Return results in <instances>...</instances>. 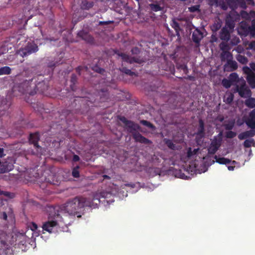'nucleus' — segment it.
Instances as JSON below:
<instances>
[{"label": "nucleus", "instance_id": "13", "mask_svg": "<svg viewBox=\"0 0 255 255\" xmlns=\"http://www.w3.org/2000/svg\"><path fill=\"white\" fill-rule=\"evenodd\" d=\"M132 136L135 141L137 142L145 144H150L152 143L150 140L142 136L137 130L132 134Z\"/></svg>", "mask_w": 255, "mask_h": 255}, {"label": "nucleus", "instance_id": "5", "mask_svg": "<svg viewBox=\"0 0 255 255\" xmlns=\"http://www.w3.org/2000/svg\"><path fill=\"white\" fill-rule=\"evenodd\" d=\"M38 49V46L34 42H28L24 47L18 50L16 53L21 57H24L36 52Z\"/></svg>", "mask_w": 255, "mask_h": 255}, {"label": "nucleus", "instance_id": "52", "mask_svg": "<svg viewBox=\"0 0 255 255\" xmlns=\"http://www.w3.org/2000/svg\"><path fill=\"white\" fill-rule=\"evenodd\" d=\"M114 22L113 21H100L99 22V25H108L111 23H113Z\"/></svg>", "mask_w": 255, "mask_h": 255}, {"label": "nucleus", "instance_id": "7", "mask_svg": "<svg viewBox=\"0 0 255 255\" xmlns=\"http://www.w3.org/2000/svg\"><path fill=\"white\" fill-rule=\"evenodd\" d=\"M234 93H238L242 98L250 97L252 96V91L247 86L245 80H243L240 85L236 84V87L234 89Z\"/></svg>", "mask_w": 255, "mask_h": 255}, {"label": "nucleus", "instance_id": "50", "mask_svg": "<svg viewBox=\"0 0 255 255\" xmlns=\"http://www.w3.org/2000/svg\"><path fill=\"white\" fill-rule=\"evenodd\" d=\"M249 137H252L255 135V129H252L250 130L246 131Z\"/></svg>", "mask_w": 255, "mask_h": 255}, {"label": "nucleus", "instance_id": "16", "mask_svg": "<svg viewBox=\"0 0 255 255\" xmlns=\"http://www.w3.org/2000/svg\"><path fill=\"white\" fill-rule=\"evenodd\" d=\"M203 38V33L198 29H196L193 32L192 39L193 42L199 44L201 40Z\"/></svg>", "mask_w": 255, "mask_h": 255}, {"label": "nucleus", "instance_id": "57", "mask_svg": "<svg viewBox=\"0 0 255 255\" xmlns=\"http://www.w3.org/2000/svg\"><path fill=\"white\" fill-rule=\"evenodd\" d=\"M6 245V243L5 241L2 240H0V250L3 249L5 248Z\"/></svg>", "mask_w": 255, "mask_h": 255}, {"label": "nucleus", "instance_id": "59", "mask_svg": "<svg viewBox=\"0 0 255 255\" xmlns=\"http://www.w3.org/2000/svg\"><path fill=\"white\" fill-rule=\"evenodd\" d=\"M249 117L255 119V109L250 113Z\"/></svg>", "mask_w": 255, "mask_h": 255}, {"label": "nucleus", "instance_id": "18", "mask_svg": "<svg viewBox=\"0 0 255 255\" xmlns=\"http://www.w3.org/2000/svg\"><path fill=\"white\" fill-rule=\"evenodd\" d=\"M214 158L216 159V162L220 164H228L231 163L232 164H235L236 163V161L235 160L232 161L231 159L225 157H218L217 155L214 156Z\"/></svg>", "mask_w": 255, "mask_h": 255}, {"label": "nucleus", "instance_id": "14", "mask_svg": "<svg viewBox=\"0 0 255 255\" xmlns=\"http://www.w3.org/2000/svg\"><path fill=\"white\" fill-rule=\"evenodd\" d=\"M238 66L237 62L233 59L228 60L224 66L225 71L232 72L238 69Z\"/></svg>", "mask_w": 255, "mask_h": 255}, {"label": "nucleus", "instance_id": "11", "mask_svg": "<svg viewBox=\"0 0 255 255\" xmlns=\"http://www.w3.org/2000/svg\"><path fill=\"white\" fill-rule=\"evenodd\" d=\"M117 54L119 56L122 57L123 60L125 62L129 63L130 64L133 62L141 64L144 62V60L140 57H130L125 53L120 52H119Z\"/></svg>", "mask_w": 255, "mask_h": 255}, {"label": "nucleus", "instance_id": "17", "mask_svg": "<svg viewBox=\"0 0 255 255\" xmlns=\"http://www.w3.org/2000/svg\"><path fill=\"white\" fill-rule=\"evenodd\" d=\"M231 35L230 31L226 27H223L220 32V38L225 41H228L230 39Z\"/></svg>", "mask_w": 255, "mask_h": 255}, {"label": "nucleus", "instance_id": "35", "mask_svg": "<svg viewBox=\"0 0 255 255\" xmlns=\"http://www.w3.org/2000/svg\"><path fill=\"white\" fill-rule=\"evenodd\" d=\"M140 123L141 124H142V125H143L149 128H151L152 129H154L155 128V126L152 124H151L150 122H149L147 121L144 120H141L140 121Z\"/></svg>", "mask_w": 255, "mask_h": 255}, {"label": "nucleus", "instance_id": "53", "mask_svg": "<svg viewBox=\"0 0 255 255\" xmlns=\"http://www.w3.org/2000/svg\"><path fill=\"white\" fill-rule=\"evenodd\" d=\"M0 218L3 219L5 221H6L7 219V214L5 212H3L0 214Z\"/></svg>", "mask_w": 255, "mask_h": 255}, {"label": "nucleus", "instance_id": "25", "mask_svg": "<svg viewBox=\"0 0 255 255\" xmlns=\"http://www.w3.org/2000/svg\"><path fill=\"white\" fill-rule=\"evenodd\" d=\"M77 76L75 74H73L71 75L70 82L71 84L70 85V88L72 91L75 90V84L77 82Z\"/></svg>", "mask_w": 255, "mask_h": 255}, {"label": "nucleus", "instance_id": "26", "mask_svg": "<svg viewBox=\"0 0 255 255\" xmlns=\"http://www.w3.org/2000/svg\"><path fill=\"white\" fill-rule=\"evenodd\" d=\"M231 82L234 85V83H238L239 81V77L237 73H232L230 74L229 78Z\"/></svg>", "mask_w": 255, "mask_h": 255}, {"label": "nucleus", "instance_id": "9", "mask_svg": "<svg viewBox=\"0 0 255 255\" xmlns=\"http://www.w3.org/2000/svg\"><path fill=\"white\" fill-rule=\"evenodd\" d=\"M43 76L42 75H39L38 76L35 77L36 80L37 81V80H40V81L37 83L34 82V84H33V88L34 89H35L36 93L37 92L44 93L46 90L48 89L49 86L48 81L43 80Z\"/></svg>", "mask_w": 255, "mask_h": 255}, {"label": "nucleus", "instance_id": "38", "mask_svg": "<svg viewBox=\"0 0 255 255\" xmlns=\"http://www.w3.org/2000/svg\"><path fill=\"white\" fill-rule=\"evenodd\" d=\"M121 71H122L123 73H124L127 75H128L129 76H132L133 75L136 76V74L132 72L130 70L127 69L126 67H123L122 68L120 69Z\"/></svg>", "mask_w": 255, "mask_h": 255}, {"label": "nucleus", "instance_id": "34", "mask_svg": "<svg viewBox=\"0 0 255 255\" xmlns=\"http://www.w3.org/2000/svg\"><path fill=\"white\" fill-rule=\"evenodd\" d=\"M236 59L240 63L243 64H247L248 61V58L240 54L237 56Z\"/></svg>", "mask_w": 255, "mask_h": 255}, {"label": "nucleus", "instance_id": "37", "mask_svg": "<svg viewBox=\"0 0 255 255\" xmlns=\"http://www.w3.org/2000/svg\"><path fill=\"white\" fill-rule=\"evenodd\" d=\"M254 139L253 138L250 139H246L243 143V145L245 148H249L251 147V146L254 145Z\"/></svg>", "mask_w": 255, "mask_h": 255}, {"label": "nucleus", "instance_id": "46", "mask_svg": "<svg viewBox=\"0 0 255 255\" xmlns=\"http://www.w3.org/2000/svg\"><path fill=\"white\" fill-rule=\"evenodd\" d=\"M248 137L249 136L246 131L243 132L238 135V138L240 140H243Z\"/></svg>", "mask_w": 255, "mask_h": 255}, {"label": "nucleus", "instance_id": "30", "mask_svg": "<svg viewBox=\"0 0 255 255\" xmlns=\"http://www.w3.org/2000/svg\"><path fill=\"white\" fill-rule=\"evenodd\" d=\"M235 26V21L231 18H227L226 20V26L232 30Z\"/></svg>", "mask_w": 255, "mask_h": 255}, {"label": "nucleus", "instance_id": "19", "mask_svg": "<svg viewBox=\"0 0 255 255\" xmlns=\"http://www.w3.org/2000/svg\"><path fill=\"white\" fill-rule=\"evenodd\" d=\"M196 134L201 137H203L205 136V124L202 119H199V126Z\"/></svg>", "mask_w": 255, "mask_h": 255}, {"label": "nucleus", "instance_id": "58", "mask_svg": "<svg viewBox=\"0 0 255 255\" xmlns=\"http://www.w3.org/2000/svg\"><path fill=\"white\" fill-rule=\"evenodd\" d=\"M131 52L132 54H138L140 52V50L138 48L135 47H134L131 50Z\"/></svg>", "mask_w": 255, "mask_h": 255}, {"label": "nucleus", "instance_id": "23", "mask_svg": "<svg viewBox=\"0 0 255 255\" xmlns=\"http://www.w3.org/2000/svg\"><path fill=\"white\" fill-rule=\"evenodd\" d=\"M246 79L251 88L252 89H255V74H251L250 75L247 76Z\"/></svg>", "mask_w": 255, "mask_h": 255}, {"label": "nucleus", "instance_id": "41", "mask_svg": "<svg viewBox=\"0 0 255 255\" xmlns=\"http://www.w3.org/2000/svg\"><path fill=\"white\" fill-rule=\"evenodd\" d=\"M243 70L244 72L247 74V76L250 75L251 74H255L253 71L251 67H249L248 66H244L243 68Z\"/></svg>", "mask_w": 255, "mask_h": 255}, {"label": "nucleus", "instance_id": "31", "mask_svg": "<svg viewBox=\"0 0 255 255\" xmlns=\"http://www.w3.org/2000/svg\"><path fill=\"white\" fill-rule=\"evenodd\" d=\"M94 5L93 2H88L86 0L83 1L81 5V7L83 9H89L92 7Z\"/></svg>", "mask_w": 255, "mask_h": 255}, {"label": "nucleus", "instance_id": "29", "mask_svg": "<svg viewBox=\"0 0 255 255\" xmlns=\"http://www.w3.org/2000/svg\"><path fill=\"white\" fill-rule=\"evenodd\" d=\"M163 141L169 148L173 150L175 149V145L173 143L171 139L165 138L163 139Z\"/></svg>", "mask_w": 255, "mask_h": 255}, {"label": "nucleus", "instance_id": "40", "mask_svg": "<svg viewBox=\"0 0 255 255\" xmlns=\"http://www.w3.org/2000/svg\"><path fill=\"white\" fill-rule=\"evenodd\" d=\"M235 125V122L233 121L229 122L228 124H225L224 127L226 130H232Z\"/></svg>", "mask_w": 255, "mask_h": 255}, {"label": "nucleus", "instance_id": "6", "mask_svg": "<svg viewBox=\"0 0 255 255\" xmlns=\"http://www.w3.org/2000/svg\"><path fill=\"white\" fill-rule=\"evenodd\" d=\"M223 140V134L220 132L217 135L214 136L208 148V154L214 155L220 147Z\"/></svg>", "mask_w": 255, "mask_h": 255}, {"label": "nucleus", "instance_id": "55", "mask_svg": "<svg viewBox=\"0 0 255 255\" xmlns=\"http://www.w3.org/2000/svg\"><path fill=\"white\" fill-rule=\"evenodd\" d=\"M241 15H242V16L244 18H246V19H249V13L246 11H242L241 12Z\"/></svg>", "mask_w": 255, "mask_h": 255}, {"label": "nucleus", "instance_id": "20", "mask_svg": "<svg viewBox=\"0 0 255 255\" xmlns=\"http://www.w3.org/2000/svg\"><path fill=\"white\" fill-rule=\"evenodd\" d=\"M100 99L101 102H105L109 99V93L107 88L102 89L99 92Z\"/></svg>", "mask_w": 255, "mask_h": 255}, {"label": "nucleus", "instance_id": "43", "mask_svg": "<svg viewBox=\"0 0 255 255\" xmlns=\"http://www.w3.org/2000/svg\"><path fill=\"white\" fill-rule=\"evenodd\" d=\"M236 132L229 130L226 133V137L228 138H232L236 136Z\"/></svg>", "mask_w": 255, "mask_h": 255}, {"label": "nucleus", "instance_id": "60", "mask_svg": "<svg viewBox=\"0 0 255 255\" xmlns=\"http://www.w3.org/2000/svg\"><path fill=\"white\" fill-rule=\"evenodd\" d=\"M73 161L77 162L80 160V157L78 155L74 154L72 159Z\"/></svg>", "mask_w": 255, "mask_h": 255}, {"label": "nucleus", "instance_id": "64", "mask_svg": "<svg viewBox=\"0 0 255 255\" xmlns=\"http://www.w3.org/2000/svg\"><path fill=\"white\" fill-rule=\"evenodd\" d=\"M4 149L2 148H0V158L2 157L5 155L4 154Z\"/></svg>", "mask_w": 255, "mask_h": 255}, {"label": "nucleus", "instance_id": "2", "mask_svg": "<svg viewBox=\"0 0 255 255\" xmlns=\"http://www.w3.org/2000/svg\"><path fill=\"white\" fill-rule=\"evenodd\" d=\"M48 212V220L43 223L42 226L43 230L52 233L54 232V229L57 228L58 221H62L65 225L69 224L64 221V217L60 213V206L49 207Z\"/></svg>", "mask_w": 255, "mask_h": 255}, {"label": "nucleus", "instance_id": "1", "mask_svg": "<svg viewBox=\"0 0 255 255\" xmlns=\"http://www.w3.org/2000/svg\"><path fill=\"white\" fill-rule=\"evenodd\" d=\"M113 197L110 192L103 191L100 193V197L104 198V202L106 201L108 204L114 202ZM99 197V196L95 195L92 200H91L82 196H76L69 200L63 206L60 207V213L64 218H66L68 215L74 217L77 216L78 218H81L82 216L80 210L85 207L97 208L101 202Z\"/></svg>", "mask_w": 255, "mask_h": 255}, {"label": "nucleus", "instance_id": "39", "mask_svg": "<svg viewBox=\"0 0 255 255\" xmlns=\"http://www.w3.org/2000/svg\"><path fill=\"white\" fill-rule=\"evenodd\" d=\"M150 7L152 10L155 12L162 10L161 7L158 4L151 3L150 4Z\"/></svg>", "mask_w": 255, "mask_h": 255}, {"label": "nucleus", "instance_id": "63", "mask_svg": "<svg viewBox=\"0 0 255 255\" xmlns=\"http://www.w3.org/2000/svg\"><path fill=\"white\" fill-rule=\"evenodd\" d=\"M250 66L252 70L255 72V63L252 62L250 64Z\"/></svg>", "mask_w": 255, "mask_h": 255}, {"label": "nucleus", "instance_id": "61", "mask_svg": "<svg viewBox=\"0 0 255 255\" xmlns=\"http://www.w3.org/2000/svg\"><path fill=\"white\" fill-rule=\"evenodd\" d=\"M46 180L47 181V182H49L51 184H56L58 183V181H55L54 179H52V180H50L49 178H46Z\"/></svg>", "mask_w": 255, "mask_h": 255}, {"label": "nucleus", "instance_id": "21", "mask_svg": "<svg viewBox=\"0 0 255 255\" xmlns=\"http://www.w3.org/2000/svg\"><path fill=\"white\" fill-rule=\"evenodd\" d=\"M171 26L175 30L176 35L178 37H180V31L182 30L179 23L175 19H173L170 23Z\"/></svg>", "mask_w": 255, "mask_h": 255}, {"label": "nucleus", "instance_id": "36", "mask_svg": "<svg viewBox=\"0 0 255 255\" xmlns=\"http://www.w3.org/2000/svg\"><path fill=\"white\" fill-rule=\"evenodd\" d=\"M222 84L225 88L227 89L230 88L231 86L233 85L229 79H227L226 78L223 79Z\"/></svg>", "mask_w": 255, "mask_h": 255}, {"label": "nucleus", "instance_id": "3", "mask_svg": "<svg viewBox=\"0 0 255 255\" xmlns=\"http://www.w3.org/2000/svg\"><path fill=\"white\" fill-rule=\"evenodd\" d=\"M26 41V37L22 35H16L7 37L0 47V54L8 52L15 46H19L22 42Z\"/></svg>", "mask_w": 255, "mask_h": 255}, {"label": "nucleus", "instance_id": "15", "mask_svg": "<svg viewBox=\"0 0 255 255\" xmlns=\"http://www.w3.org/2000/svg\"><path fill=\"white\" fill-rule=\"evenodd\" d=\"M78 36L88 43H92L94 42L93 37L89 33L84 30H81L78 32Z\"/></svg>", "mask_w": 255, "mask_h": 255}, {"label": "nucleus", "instance_id": "54", "mask_svg": "<svg viewBox=\"0 0 255 255\" xmlns=\"http://www.w3.org/2000/svg\"><path fill=\"white\" fill-rule=\"evenodd\" d=\"M221 25L219 22L215 23L213 25V28H214V30L215 31L218 30L221 28Z\"/></svg>", "mask_w": 255, "mask_h": 255}, {"label": "nucleus", "instance_id": "4", "mask_svg": "<svg viewBox=\"0 0 255 255\" xmlns=\"http://www.w3.org/2000/svg\"><path fill=\"white\" fill-rule=\"evenodd\" d=\"M33 80H35V82H37L36 78H33L28 80H23L22 82L17 84L16 86L17 90L23 94L34 95L36 93V91L33 88V84H34V82H33Z\"/></svg>", "mask_w": 255, "mask_h": 255}, {"label": "nucleus", "instance_id": "56", "mask_svg": "<svg viewBox=\"0 0 255 255\" xmlns=\"http://www.w3.org/2000/svg\"><path fill=\"white\" fill-rule=\"evenodd\" d=\"M30 229L32 231H35L37 229V225L36 223L32 222L30 224Z\"/></svg>", "mask_w": 255, "mask_h": 255}, {"label": "nucleus", "instance_id": "22", "mask_svg": "<svg viewBox=\"0 0 255 255\" xmlns=\"http://www.w3.org/2000/svg\"><path fill=\"white\" fill-rule=\"evenodd\" d=\"M220 58L222 61H227L233 58V54L229 51H222L220 54Z\"/></svg>", "mask_w": 255, "mask_h": 255}, {"label": "nucleus", "instance_id": "42", "mask_svg": "<svg viewBox=\"0 0 255 255\" xmlns=\"http://www.w3.org/2000/svg\"><path fill=\"white\" fill-rule=\"evenodd\" d=\"M79 168V167L77 166L76 167L74 168L72 170V174L75 178H78L80 176L79 172L78 171Z\"/></svg>", "mask_w": 255, "mask_h": 255}, {"label": "nucleus", "instance_id": "51", "mask_svg": "<svg viewBox=\"0 0 255 255\" xmlns=\"http://www.w3.org/2000/svg\"><path fill=\"white\" fill-rule=\"evenodd\" d=\"M62 63H59L58 62H51L48 63V67L51 68H53L57 65L61 64Z\"/></svg>", "mask_w": 255, "mask_h": 255}, {"label": "nucleus", "instance_id": "10", "mask_svg": "<svg viewBox=\"0 0 255 255\" xmlns=\"http://www.w3.org/2000/svg\"><path fill=\"white\" fill-rule=\"evenodd\" d=\"M13 168V164L11 157L7 158V159L3 162L0 161V173L9 172L12 170Z\"/></svg>", "mask_w": 255, "mask_h": 255}, {"label": "nucleus", "instance_id": "44", "mask_svg": "<svg viewBox=\"0 0 255 255\" xmlns=\"http://www.w3.org/2000/svg\"><path fill=\"white\" fill-rule=\"evenodd\" d=\"M249 30L251 35L255 37V23H254L253 20L252 21V26L249 27Z\"/></svg>", "mask_w": 255, "mask_h": 255}, {"label": "nucleus", "instance_id": "47", "mask_svg": "<svg viewBox=\"0 0 255 255\" xmlns=\"http://www.w3.org/2000/svg\"><path fill=\"white\" fill-rule=\"evenodd\" d=\"M234 96L233 94L230 93L229 94V95L228 96V97L226 99V103L229 104L232 103L234 100Z\"/></svg>", "mask_w": 255, "mask_h": 255}, {"label": "nucleus", "instance_id": "12", "mask_svg": "<svg viewBox=\"0 0 255 255\" xmlns=\"http://www.w3.org/2000/svg\"><path fill=\"white\" fill-rule=\"evenodd\" d=\"M40 136L38 132L30 133L29 137V141L30 144H33L34 147L37 149V153H40L42 148L38 144Z\"/></svg>", "mask_w": 255, "mask_h": 255}, {"label": "nucleus", "instance_id": "62", "mask_svg": "<svg viewBox=\"0 0 255 255\" xmlns=\"http://www.w3.org/2000/svg\"><path fill=\"white\" fill-rule=\"evenodd\" d=\"M241 6L242 8H246V2L244 1V0H241Z\"/></svg>", "mask_w": 255, "mask_h": 255}, {"label": "nucleus", "instance_id": "27", "mask_svg": "<svg viewBox=\"0 0 255 255\" xmlns=\"http://www.w3.org/2000/svg\"><path fill=\"white\" fill-rule=\"evenodd\" d=\"M11 69L8 66H4L0 68V75H8L11 73Z\"/></svg>", "mask_w": 255, "mask_h": 255}, {"label": "nucleus", "instance_id": "45", "mask_svg": "<svg viewBox=\"0 0 255 255\" xmlns=\"http://www.w3.org/2000/svg\"><path fill=\"white\" fill-rule=\"evenodd\" d=\"M177 67L178 69L182 70L185 74H187L188 72V68L186 65L181 64L179 66H177Z\"/></svg>", "mask_w": 255, "mask_h": 255}, {"label": "nucleus", "instance_id": "8", "mask_svg": "<svg viewBox=\"0 0 255 255\" xmlns=\"http://www.w3.org/2000/svg\"><path fill=\"white\" fill-rule=\"evenodd\" d=\"M119 120L125 125L127 131L131 134L140 128V126L138 124L131 121L128 120L125 117H121Z\"/></svg>", "mask_w": 255, "mask_h": 255}, {"label": "nucleus", "instance_id": "49", "mask_svg": "<svg viewBox=\"0 0 255 255\" xmlns=\"http://www.w3.org/2000/svg\"><path fill=\"white\" fill-rule=\"evenodd\" d=\"M199 5H194V6H192L189 7V10L190 12H194L199 11Z\"/></svg>", "mask_w": 255, "mask_h": 255}, {"label": "nucleus", "instance_id": "33", "mask_svg": "<svg viewBox=\"0 0 255 255\" xmlns=\"http://www.w3.org/2000/svg\"><path fill=\"white\" fill-rule=\"evenodd\" d=\"M199 150V148L194 149L193 150H192L191 147H189L187 152V156L188 158H190L192 156L197 154Z\"/></svg>", "mask_w": 255, "mask_h": 255}, {"label": "nucleus", "instance_id": "28", "mask_svg": "<svg viewBox=\"0 0 255 255\" xmlns=\"http://www.w3.org/2000/svg\"><path fill=\"white\" fill-rule=\"evenodd\" d=\"M219 47H220V49H221V50L222 51H222H230V47L229 45L227 43L226 41L222 42L219 44Z\"/></svg>", "mask_w": 255, "mask_h": 255}, {"label": "nucleus", "instance_id": "24", "mask_svg": "<svg viewBox=\"0 0 255 255\" xmlns=\"http://www.w3.org/2000/svg\"><path fill=\"white\" fill-rule=\"evenodd\" d=\"M248 98L245 102L246 106L250 108H254L255 107V98L251 97Z\"/></svg>", "mask_w": 255, "mask_h": 255}, {"label": "nucleus", "instance_id": "32", "mask_svg": "<svg viewBox=\"0 0 255 255\" xmlns=\"http://www.w3.org/2000/svg\"><path fill=\"white\" fill-rule=\"evenodd\" d=\"M246 124L252 129H255V119L250 118L245 122Z\"/></svg>", "mask_w": 255, "mask_h": 255}, {"label": "nucleus", "instance_id": "48", "mask_svg": "<svg viewBox=\"0 0 255 255\" xmlns=\"http://www.w3.org/2000/svg\"><path fill=\"white\" fill-rule=\"evenodd\" d=\"M3 195L6 197L11 198H12L14 197V194L13 193H11L9 192H7V191H1V195Z\"/></svg>", "mask_w": 255, "mask_h": 255}]
</instances>
